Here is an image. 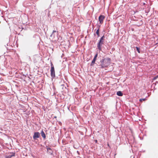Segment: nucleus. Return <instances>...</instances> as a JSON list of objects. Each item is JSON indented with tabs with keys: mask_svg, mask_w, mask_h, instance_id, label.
<instances>
[{
	"mask_svg": "<svg viewBox=\"0 0 158 158\" xmlns=\"http://www.w3.org/2000/svg\"><path fill=\"white\" fill-rule=\"evenodd\" d=\"M157 78H156V77H154L153 78V80H156Z\"/></svg>",
	"mask_w": 158,
	"mask_h": 158,
	"instance_id": "obj_19",
	"label": "nucleus"
},
{
	"mask_svg": "<svg viewBox=\"0 0 158 158\" xmlns=\"http://www.w3.org/2000/svg\"><path fill=\"white\" fill-rule=\"evenodd\" d=\"M11 153L12 154L9 155L11 157H12L13 156H15V153L12 152V153Z\"/></svg>",
	"mask_w": 158,
	"mask_h": 158,
	"instance_id": "obj_12",
	"label": "nucleus"
},
{
	"mask_svg": "<svg viewBox=\"0 0 158 158\" xmlns=\"http://www.w3.org/2000/svg\"><path fill=\"white\" fill-rule=\"evenodd\" d=\"M40 134H41V135L45 139L46 138V135L44 133V131L42 130L40 133Z\"/></svg>",
	"mask_w": 158,
	"mask_h": 158,
	"instance_id": "obj_6",
	"label": "nucleus"
},
{
	"mask_svg": "<svg viewBox=\"0 0 158 158\" xmlns=\"http://www.w3.org/2000/svg\"><path fill=\"white\" fill-rule=\"evenodd\" d=\"M11 157L9 155L6 156V158H11Z\"/></svg>",
	"mask_w": 158,
	"mask_h": 158,
	"instance_id": "obj_17",
	"label": "nucleus"
},
{
	"mask_svg": "<svg viewBox=\"0 0 158 158\" xmlns=\"http://www.w3.org/2000/svg\"><path fill=\"white\" fill-rule=\"evenodd\" d=\"M23 15H24V16L26 18H25V19H26L27 18V19H28V17H27V15H26L24 14Z\"/></svg>",
	"mask_w": 158,
	"mask_h": 158,
	"instance_id": "obj_16",
	"label": "nucleus"
},
{
	"mask_svg": "<svg viewBox=\"0 0 158 158\" xmlns=\"http://www.w3.org/2000/svg\"><path fill=\"white\" fill-rule=\"evenodd\" d=\"M47 152H48V153H49L51 155H52L53 152L51 148L49 147H47Z\"/></svg>",
	"mask_w": 158,
	"mask_h": 158,
	"instance_id": "obj_5",
	"label": "nucleus"
},
{
	"mask_svg": "<svg viewBox=\"0 0 158 158\" xmlns=\"http://www.w3.org/2000/svg\"><path fill=\"white\" fill-rule=\"evenodd\" d=\"M99 28H98L97 30V31L96 32V34L97 35H98V37L100 36V35H99Z\"/></svg>",
	"mask_w": 158,
	"mask_h": 158,
	"instance_id": "obj_10",
	"label": "nucleus"
},
{
	"mask_svg": "<svg viewBox=\"0 0 158 158\" xmlns=\"http://www.w3.org/2000/svg\"><path fill=\"white\" fill-rule=\"evenodd\" d=\"M98 53H97V54L95 55V56H94V58H95V59H96V58H97V56H98Z\"/></svg>",
	"mask_w": 158,
	"mask_h": 158,
	"instance_id": "obj_15",
	"label": "nucleus"
},
{
	"mask_svg": "<svg viewBox=\"0 0 158 158\" xmlns=\"http://www.w3.org/2000/svg\"><path fill=\"white\" fill-rule=\"evenodd\" d=\"M11 153L12 154L9 155L11 157H12L13 156H15V153L12 152V153Z\"/></svg>",
	"mask_w": 158,
	"mask_h": 158,
	"instance_id": "obj_13",
	"label": "nucleus"
},
{
	"mask_svg": "<svg viewBox=\"0 0 158 158\" xmlns=\"http://www.w3.org/2000/svg\"><path fill=\"white\" fill-rule=\"evenodd\" d=\"M77 154H78V155H80V152H79L78 151H77Z\"/></svg>",
	"mask_w": 158,
	"mask_h": 158,
	"instance_id": "obj_21",
	"label": "nucleus"
},
{
	"mask_svg": "<svg viewBox=\"0 0 158 158\" xmlns=\"http://www.w3.org/2000/svg\"><path fill=\"white\" fill-rule=\"evenodd\" d=\"M51 75L52 77L53 78L55 77L54 68L52 63L51 64Z\"/></svg>",
	"mask_w": 158,
	"mask_h": 158,
	"instance_id": "obj_3",
	"label": "nucleus"
},
{
	"mask_svg": "<svg viewBox=\"0 0 158 158\" xmlns=\"http://www.w3.org/2000/svg\"><path fill=\"white\" fill-rule=\"evenodd\" d=\"M145 100V98H144V99H140V101H141L142 100L144 101Z\"/></svg>",
	"mask_w": 158,
	"mask_h": 158,
	"instance_id": "obj_20",
	"label": "nucleus"
},
{
	"mask_svg": "<svg viewBox=\"0 0 158 158\" xmlns=\"http://www.w3.org/2000/svg\"><path fill=\"white\" fill-rule=\"evenodd\" d=\"M99 22H100V23H102L103 22V20H99Z\"/></svg>",
	"mask_w": 158,
	"mask_h": 158,
	"instance_id": "obj_18",
	"label": "nucleus"
},
{
	"mask_svg": "<svg viewBox=\"0 0 158 158\" xmlns=\"http://www.w3.org/2000/svg\"><path fill=\"white\" fill-rule=\"evenodd\" d=\"M96 60V59H95V58H94L92 60L91 63L90 64V65L91 66H93V64H94L95 63Z\"/></svg>",
	"mask_w": 158,
	"mask_h": 158,
	"instance_id": "obj_9",
	"label": "nucleus"
},
{
	"mask_svg": "<svg viewBox=\"0 0 158 158\" xmlns=\"http://www.w3.org/2000/svg\"><path fill=\"white\" fill-rule=\"evenodd\" d=\"M40 136V134L39 132H35L33 135V138L34 140H36L37 138H39Z\"/></svg>",
	"mask_w": 158,
	"mask_h": 158,
	"instance_id": "obj_4",
	"label": "nucleus"
},
{
	"mask_svg": "<svg viewBox=\"0 0 158 158\" xmlns=\"http://www.w3.org/2000/svg\"><path fill=\"white\" fill-rule=\"evenodd\" d=\"M97 140H95V142H97Z\"/></svg>",
	"mask_w": 158,
	"mask_h": 158,
	"instance_id": "obj_23",
	"label": "nucleus"
},
{
	"mask_svg": "<svg viewBox=\"0 0 158 158\" xmlns=\"http://www.w3.org/2000/svg\"><path fill=\"white\" fill-rule=\"evenodd\" d=\"M156 78H158V75H157L156 76Z\"/></svg>",
	"mask_w": 158,
	"mask_h": 158,
	"instance_id": "obj_22",
	"label": "nucleus"
},
{
	"mask_svg": "<svg viewBox=\"0 0 158 158\" xmlns=\"http://www.w3.org/2000/svg\"><path fill=\"white\" fill-rule=\"evenodd\" d=\"M105 36L103 35L100 39L99 41L98 42L97 44V47L99 50H101V46L103 44V42L104 41Z\"/></svg>",
	"mask_w": 158,
	"mask_h": 158,
	"instance_id": "obj_2",
	"label": "nucleus"
},
{
	"mask_svg": "<svg viewBox=\"0 0 158 158\" xmlns=\"http://www.w3.org/2000/svg\"><path fill=\"white\" fill-rule=\"evenodd\" d=\"M136 50H137V51L139 53H140V48L137 47H136Z\"/></svg>",
	"mask_w": 158,
	"mask_h": 158,
	"instance_id": "obj_14",
	"label": "nucleus"
},
{
	"mask_svg": "<svg viewBox=\"0 0 158 158\" xmlns=\"http://www.w3.org/2000/svg\"><path fill=\"white\" fill-rule=\"evenodd\" d=\"M117 94L119 96H122L123 95V94L121 91H118L117 92Z\"/></svg>",
	"mask_w": 158,
	"mask_h": 158,
	"instance_id": "obj_8",
	"label": "nucleus"
},
{
	"mask_svg": "<svg viewBox=\"0 0 158 158\" xmlns=\"http://www.w3.org/2000/svg\"><path fill=\"white\" fill-rule=\"evenodd\" d=\"M110 59L109 58H106L102 59L101 61V64L98 66V68L100 69H103L107 68L110 64Z\"/></svg>",
	"mask_w": 158,
	"mask_h": 158,
	"instance_id": "obj_1",
	"label": "nucleus"
},
{
	"mask_svg": "<svg viewBox=\"0 0 158 158\" xmlns=\"http://www.w3.org/2000/svg\"><path fill=\"white\" fill-rule=\"evenodd\" d=\"M56 32H57V31H56L53 30L52 32V34L50 36L51 37H52V36L54 37V33Z\"/></svg>",
	"mask_w": 158,
	"mask_h": 158,
	"instance_id": "obj_11",
	"label": "nucleus"
},
{
	"mask_svg": "<svg viewBox=\"0 0 158 158\" xmlns=\"http://www.w3.org/2000/svg\"><path fill=\"white\" fill-rule=\"evenodd\" d=\"M105 17L103 15H100L98 17V20H103L105 19Z\"/></svg>",
	"mask_w": 158,
	"mask_h": 158,
	"instance_id": "obj_7",
	"label": "nucleus"
}]
</instances>
